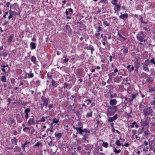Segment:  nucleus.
Listing matches in <instances>:
<instances>
[{"label": "nucleus", "instance_id": "62", "mask_svg": "<svg viewBox=\"0 0 155 155\" xmlns=\"http://www.w3.org/2000/svg\"><path fill=\"white\" fill-rule=\"evenodd\" d=\"M132 133L133 134V135L132 136V137H133L134 136V135L136 134L137 133V131L136 130H133L132 131Z\"/></svg>", "mask_w": 155, "mask_h": 155}, {"label": "nucleus", "instance_id": "19", "mask_svg": "<svg viewBox=\"0 0 155 155\" xmlns=\"http://www.w3.org/2000/svg\"><path fill=\"white\" fill-rule=\"evenodd\" d=\"M128 17V15L127 14H122L119 16L120 18L122 19H125L127 18Z\"/></svg>", "mask_w": 155, "mask_h": 155}, {"label": "nucleus", "instance_id": "5", "mask_svg": "<svg viewBox=\"0 0 155 155\" xmlns=\"http://www.w3.org/2000/svg\"><path fill=\"white\" fill-rule=\"evenodd\" d=\"M142 64L143 65V70L145 71L149 72V69L148 66L150 64L149 61L148 60H146L144 63H142Z\"/></svg>", "mask_w": 155, "mask_h": 155}, {"label": "nucleus", "instance_id": "43", "mask_svg": "<svg viewBox=\"0 0 155 155\" xmlns=\"http://www.w3.org/2000/svg\"><path fill=\"white\" fill-rule=\"evenodd\" d=\"M84 102L86 103L87 105H89L91 103V101L90 100L87 99L85 100Z\"/></svg>", "mask_w": 155, "mask_h": 155}, {"label": "nucleus", "instance_id": "53", "mask_svg": "<svg viewBox=\"0 0 155 155\" xmlns=\"http://www.w3.org/2000/svg\"><path fill=\"white\" fill-rule=\"evenodd\" d=\"M149 62L155 65V61L154 58H153L150 60Z\"/></svg>", "mask_w": 155, "mask_h": 155}, {"label": "nucleus", "instance_id": "30", "mask_svg": "<svg viewBox=\"0 0 155 155\" xmlns=\"http://www.w3.org/2000/svg\"><path fill=\"white\" fill-rule=\"evenodd\" d=\"M88 50H91V54H93V51H94V49L93 48V46L91 45H89L88 47Z\"/></svg>", "mask_w": 155, "mask_h": 155}, {"label": "nucleus", "instance_id": "54", "mask_svg": "<svg viewBox=\"0 0 155 155\" xmlns=\"http://www.w3.org/2000/svg\"><path fill=\"white\" fill-rule=\"evenodd\" d=\"M15 152H18L20 150V149L19 147H16L14 149Z\"/></svg>", "mask_w": 155, "mask_h": 155}, {"label": "nucleus", "instance_id": "15", "mask_svg": "<svg viewBox=\"0 0 155 155\" xmlns=\"http://www.w3.org/2000/svg\"><path fill=\"white\" fill-rule=\"evenodd\" d=\"M73 13V10L71 8L67 9L65 11V13L67 15H72Z\"/></svg>", "mask_w": 155, "mask_h": 155}, {"label": "nucleus", "instance_id": "7", "mask_svg": "<svg viewBox=\"0 0 155 155\" xmlns=\"http://www.w3.org/2000/svg\"><path fill=\"white\" fill-rule=\"evenodd\" d=\"M49 102L50 100L48 98H46V99L42 101V104H41V108H43V107L44 106L47 107Z\"/></svg>", "mask_w": 155, "mask_h": 155}, {"label": "nucleus", "instance_id": "28", "mask_svg": "<svg viewBox=\"0 0 155 155\" xmlns=\"http://www.w3.org/2000/svg\"><path fill=\"white\" fill-rule=\"evenodd\" d=\"M47 118V117H42L40 120H39L38 121L36 120V122H44L45 121V119Z\"/></svg>", "mask_w": 155, "mask_h": 155}, {"label": "nucleus", "instance_id": "6", "mask_svg": "<svg viewBox=\"0 0 155 155\" xmlns=\"http://www.w3.org/2000/svg\"><path fill=\"white\" fill-rule=\"evenodd\" d=\"M27 124L28 126H30L31 125H35V117L33 115H31V117L28 121Z\"/></svg>", "mask_w": 155, "mask_h": 155}, {"label": "nucleus", "instance_id": "2", "mask_svg": "<svg viewBox=\"0 0 155 155\" xmlns=\"http://www.w3.org/2000/svg\"><path fill=\"white\" fill-rule=\"evenodd\" d=\"M117 107L116 106H108L107 112V116L113 115L117 111Z\"/></svg>", "mask_w": 155, "mask_h": 155}, {"label": "nucleus", "instance_id": "17", "mask_svg": "<svg viewBox=\"0 0 155 155\" xmlns=\"http://www.w3.org/2000/svg\"><path fill=\"white\" fill-rule=\"evenodd\" d=\"M117 103V101L115 99H111L110 101V104L112 106L116 105Z\"/></svg>", "mask_w": 155, "mask_h": 155}, {"label": "nucleus", "instance_id": "32", "mask_svg": "<svg viewBox=\"0 0 155 155\" xmlns=\"http://www.w3.org/2000/svg\"><path fill=\"white\" fill-rule=\"evenodd\" d=\"M1 81L2 82L4 83L6 81V78L5 75L2 76L1 78Z\"/></svg>", "mask_w": 155, "mask_h": 155}, {"label": "nucleus", "instance_id": "12", "mask_svg": "<svg viewBox=\"0 0 155 155\" xmlns=\"http://www.w3.org/2000/svg\"><path fill=\"white\" fill-rule=\"evenodd\" d=\"M149 120H147V118H146V120L143 121H141L140 122L141 126L142 127L145 128L144 127L149 125V122L148 121Z\"/></svg>", "mask_w": 155, "mask_h": 155}, {"label": "nucleus", "instance_id": "23", "mask_svg": "<svg viewBox=\"0 0 155 155\" xmlns=\"http://www.w3.org/2000/svg\"><path fill=\"white\" fill-rule=\"evenodd\" d=\"M51 83L52 86L54 87H57L58 85V84L56 83L55 81L53 79L51 80Z\"/></svg>", "mask_w": 155, "mask_h": 155}, {"label": "nucleus", "instance_id": "44", "mask_svg": "<svg viewBox=\"0 0 155 155\" xmlns=\"http://www.w3.org/2000/svg\"><path fill=\"white\" fill-rule=\"evenodd\" d=\"M103 23L104 25H105L106 26H108L110 25L109 23L107 21H104L103 22Z\"/></svg>", "mask_w": 155, "mask_h": 155}, {"label": "nucleus", "instance_id": "51", "mask_svg": "<svg viewBox=\"0 0 155 155\" xmlns=\"http://www.w3.org/2000/svg\"><path fill=\"white\" fill-rule=\"evenodd\" d=\"M155 90V88L154 87H152L150 89H149L148 90V91L149 92H152Z\"/></svg>", "mask_w": 155, "mask_h": 155}, {"label": "nucleus", "instance_id": "33", "mask_svg": "<svg viewBox=\"0 0 155 155\" xmlns=\"http://www.w3.org/2000/svg\"><path fill=\"white\" fill-rule=\"evenodd\" d=\"M150 104L152 106H155V97H153L152 100L150 101Z\"/></svg>", "mask_w": 155, "mask_h": 155}, {"label": "nucleus", "instance_id": "37", "mask_svg": "<svg viewBox=\"0 0 155 155\" xmlns=\"http://www.w3.org/2000/svg\"><path fill=\"white\" fill-rule=\"evenodd\" d=\"M123 47H124V49L123 51V52L124 54V53H127L128 52V49L126 47L124 46H123Z\"/></svg>", "mask_w": 155, "mask_h": 155}, {"label": "nucleus", "instance_id": "61", "mask_svg": "<svg viewBox=\"0 0 155 155\" xmlns=\"http://www.w3.org/2000/svg\"><path fill=\"white\" fill-rule=\"evenodd\" d=\"M9 24V22L8 21H4V23L3 24V25H7Z\"/></svg>", "mask_w": 155, "mask_h": 155}, {"label": "nucleus", "instance_id": "52", "mask_svg": "<svg viewBox=\"0 0 155 155\" xmlns=\"http://www.w3.org/2000/svg\"><path fill=\"white\" fill-rule=\"evenodd\" d=\"M99 2L103 4H106L108 3V0H101Z\"/></svg>", "mask_w": 155, "mask_h": 155}, {"label": "nucleus", "instance_id": "14", "mask_svg": "<svg viewBox=\"0 0 155 155\" xmlns=\"http://www.w3.org/2000/svg\"><path fill=\"white\" fill-rule=\"evenodd\" d=\"M154 79V78L153 77H151L150 76V75H149L146 79V82L149 84H151L153 81Z\"/></svg>", "mask_w": 155, "mask_h": 155}, {"label": "nucleus", "instance_id": "42", "mask_svg": "<svg viewBox=\"0 0 155 155\" xmlns=\"http://www.w3.org/2000/svg\"><path fill=\"white\" fill-rule=\"evenodd\" d=\"M2 55L4 57H6L8 55L7 53L6 52L4 51H3L2 52V54H0V55Z\"/></svg>", "mask_w": 155, "mask_h": 155}, {"label": "nucleus", "instance_id": "41", "mask_svg": "<svg viewBox=\"0 0 155 155\" xmlns=\"http://www.w3.org/2000/svg\"><path fill=\"white\" fill-rule=\"evenodd\" d=\"M102 145L103 147L105 148H107L108 145V143L107 142H103L102 144Z\"/></svg>", "mask_w": 155, "mask_h": 155}, {"label": "nucleus", "instance_id": "49", "mask_svg": "<svg viewBox=\"0 0 155 155\" xmlns=\"http://www.w3.org/2000/svg\"><path fill=\"white\" fill-rule=\"evenodd\" d=\"M42 145V143H39V142H37L36 143L35 145H34L35 147H39L40 146Z\"/></svg>", "mask_w": 155, "mask_h": 155}, {"label": "nucleus", "instance_id": "63", "mask_svg": "<svg viewBox=\"0 0 155 155\" xmlns=\"http://www.w3.org/2000/svg\"><path fill=\"white\" fill-rule=\"evenodd\" d=\"M48 107L49 108V109L50 110V109L51 108L54 107V105L52 103L48 105Z\"/></svg>", "mask_w": 155, "mask_h": 155}, {"label": "nucleus", "instance_id": "25", "mask_svg": "<svg viewBox=\"0 0 155 155\" xmlns=\"http://www.w3.org/2000/svg\"><path fill=\"white\" fill-rule=\"evenodd\" d=\"M2 67H3V68L2 69V70L3 72H5L7 70V68L8 67V65H5L4 64L2 65Z\"/></svg>", "mask_w": 155, "mask_h": 155}, {"label": "nucleus", "instance_id": "58", "mask_svg": "<svg viewBox=\"0 0 155 155\" xmlns=\"http://www.w3.org/2000/svg\"><path fill=\"white\" fill-rule=\"evenodd\" d=\"M12 4L14 8H18V4L17 3H15Z\"/></svg>", "mask_w": 155, "mask_h": 155}, {"label": "nucleus", "instance_id": "34", "mask_svg": "<svg viewBox=\"0 0 155 155\" xmlns=\"http://www.w3.org/2000/svg\"><path fill=\"white\" fill-rule=\"evenodd\" d=\"M92 111H91L89 113H87L86 115V116L87 118H88L89 117H92Z\"/></svg>", "mask_w": 155, "mask_h": 155}, {"label": "nucleus", "instance_id": "3", "mask_svg": "<svg viewBox=\"0 0 155 155\" xmlns=\"http://www.w3.org/2000/svg\"><path fill=\"white\" fill-rule=\"evenodd\" d=\"M141 130V132H140V134L143 133V136L147 138L149 135H150L151 134L148 128H146L142 127Z\"/></svg>", "mask_w": 155, "mask_h": 155}, {"label": "nucleus", "instance_id": "47", "mask_svg": "<svg viewBox=\"0 0 155 155\" xmlns=\"http://www.w3.org/2000/svg\"><path fill=\"white\" fill-rule=\"evenodd\" d=\"M127 78H126L127 80H126V82L125 84V85L127 86V88H128L130 87V83L129 82H127Z\"/></svg>", "mask_w": 155, "mask_h": 155}, {"label": "nucleus", "instance_id": "36", "mask_svg": "<svg viewBox=\"0 0 155 155\" xmlns=\"http://www.w3.org/2000/svg\"><path fill=\"white\" fill-rule=\"evenodd\" d=\"M113 151L115 152V153H118L120 152L121 150H117L116 148L114 147L113 148Z\"/></svg>", "mask_w": 155, "mask_h": 155}, {"label": "nucleus", "instance_id": "29", "mask_svg": "<svg viewBox=\"0 0 155 155\" xmlns=\"http://www.w3.org/2000/svg\"><path fill=\"white\" fill-rule=\"evenodd\" d=\"M17 103L21 105L24 106H25L26 105V104L25 103L24 101H22L21 100H18V102H17Z\"/></svg>", "mask_w": 155, "mask_h": 155}, {"label": "nucleus", "instance_id": "59", "mask_svg": "<svg viewBox=\"0 0 155 155\" xmlns=\"http://www.w3.org/2000/svg\"><path fill=\"white\" fill-rule=\"evenodd\" d=\"M149 149L150 151H153L155 149L153 146H149Z\"/></svg>", "mask_w": 155, "mask_h": 155}, {"label": "nucleus", "instance_id": "55", "mask_svg": "<svg viewBox=\"0 0 155 155\" xmlns=\"http://www.w3.org/2000/svg\"><path fill=\"white\" fill-rule=\"evenodd\" d=\"M149 146H153V140L150 141V139L148 140Z\"/></svg>", "mask_w": 155, "mask_h": 155}, {"label": "nucleus", "instance_id": "16", "mask_svg": "<svg viewBox=\"0 0 155 155\" xmlns=\"http://www.w3.org/2000/svg\"><path fill=\"white\" fill-rule=\"evenodd\" d=\"M64 30L66 31H68V33L70 34L72 33V29L68 25H66L64 27Z\"/></svg>", "mask_w": 155, "mask_h": 155}, {"label": "nucleus", "instance_id": "38", "mask_svg": "<svg viewBox=\"0 0 155 155\" xmlns=\"http://www.w3.org/2000/svg\"><path fill=\"white\" fill-rule=\"evenodd\" d=\"M115 144L116 145L118 146H124L123 144H121L120 143V141L119 140H117L116 141Z\"/></svg>", "mask_w": 155, "mask_h": 155}, {"label": "nucleus", "instance_id": "46", "mask_svg": "<svg viewBox=\"0 0 155 155\" xmlns=\"http://www.w3.org/2000/svg\"><path fill=\"white\" fill-rule=\"evenodd\" d=\"M117 0H112L111 1V3L113 5H117Z\"/></svg>", "mask_w": 155, "mask_h": 155}, {"label": "nucleus", "instance_id": "20", "mask_svg": "<svg viewBox=\"0 0 155 155\" xmlns=\"http://www.w3.org/2000/svg\"><path fill=\"white\" fill-rule=\"evenodd\" d=\"M71 87V86L69 85L67 83H64V86L63 87V88H64V89L66 88L67 89H70Z\"/></svg>", "mask_w": 155, "mask_h": 155}, {"label": "nucleus", "instance_id": "21", "mask_svg": "<svg viewBox=\"0 0 155 155\" xmlns=\"http://www.w3.org/2000/svg\"><path fill=\"white\" fill-rule=\"evenodd\" d=\"M62 134V133H57V132H55V137L59 139L61 137Z\"/></svg>", "mask_w": 155, "mask_h": 155}, {"label": "nucleus", "instance_id": "56", "mask_svg": "<svg viewBox=\"0 0 155 155\" xmlns=\"http://www.w3.org/2000/svg\"><path fill=\"white\" fill-rule=\"evenodd\" d=\"M30 109L29 108L26 109L24 111V112L25 114H28V113L30 112Z\"/></svg>", "mask_w": 155, "mask_h": 155}, {"label": "nucleus", "instance_id": "8", "mask_svg": "<svg viewBox=\"0 0 155 155\" xmlns=\"http://www.w3.org/2000/svg\"><path fill=\"white\" fill-rule=\"evenodd\" d=\"M8 124H9L11 127H13L16 124L15 120L13 119L12 118H9L8 119Z\"/></svg>", "mask_w": 155, "mask_h": 155}, {"label": "nucleus", "instance_id": "9", "mask_svg": "<svg viewBox=\"0 0 155 155\" xmlns=\"http://www.w3.org/2000/svg\"><path fill=\"white\" fill-rule=\"evenodd\" d=\"M62 147L63 150L65 152H68L71 149L68 146V144L65 142H63L62 143Z\"/></svg>", "mask_w": 155, "mask_h": 155}, {"label": "nucleus", "instance_id": "45", "mask_svg": "<svg viewBox=\"0 0 155 155\" xmlns=\"http://www.w3.org/2000/svg\"><path fill=\"white\" fill-rule=\"evenodd\" d=\"M30 130V128L28 127H25L23 129V131L24 132H27V130Z\"/></svg>", "mask_w": 155, "mask_h": 155}, {"label": "nucleus", "instance_id": "1", "mask_svg": "<svg viewBox=\"0 0 155 155\" xmlns=\"http://www.w3.org/2000/svg\"><path fill=\"white\" fill-rule=\"evenodd\" d=\"M153 110L150 107H145L143 109V114L144 117L147 118V120H150V118L148 116H152L153 115Z\"/></svg>", "mask_w": 155, "mask_h": 155}, {"label": "nucleus", "instance_id": "11", "mask_svg": "<svg viewBox=\"0 0 155 155\" xmlns=\"http://www.w3.org/2000/svg\"><path fill=\"white\" fill-rule=\"evenodd\" d=\"M119 116L117 114H115L114 116L112 117H109L108 118L107 120L108 122H111L116 120L118 117Z\"/></svg>", "mask_w": 155, "mask_h": 155}, {"label": "nucleus", "instance_id": "57", "mask_svg": "<svg viewBox=\"0 0 155 155\" xmlns=\"http://www.w3.org/2000/svg\"><path fill=\"white\" fill-rule=\"evenodd\" d=\"M136 124V122L134 121L133 123H132L130 125V127L131 128H133L134 127V125H135Z\"/></svg>", "mask_w": 155, "mask_h": 155}, {"label": "nucleus", "instance_id": "22", "mask_svg": "<svg viewBox=\"0 0 155 155\" xmlns=\"http://www.w3.org/2000/svg\"><path fill=\"white\" fill-rule=\"evenodd\" d=\"M14 35L13 34L10 35L7 39V41L9 43H11L12 41V40L14 37Z\"/></svg>", "mask_w": 155, "mask_h": 155}, {"label": "nucleus", "instance_id": "18", "mask_svg": "<svg viewBox=\"0 0 155 155\" xmlns=\"http://www.w3.org/2000/svg\"><path fill=\"white\" fill-rule=\"evenodd\" d=\"M136 96V94H133L131 95V98H128V100L129 102L133 101V99L135 98Z\"/></svg>", "mask_w": 155, "mask_h": 155}, {"label": "nucleus", "instance_id": "13", "mask_svg": "<svg viewBox=\"0 0 155 155\" xmlns=\"http://www.w3.org/2000/svg\"><path fill=\"white\" fill-rule=\"evenodd\" d=\"M9 16L8 17V18L9 20H10L13 17L14 15H16V12L15 11H13L11 10H10L9 11Z\"/></svg>", "mask_w": 155, "mask_h": 155}, {"label": "nucleus", "instance_id": "31", "mask_svg": "<svg viewBox=\"0 0 155 155\" xmlns=\"http://www.w3.org/2000/svg\"><path fill=\"white\" fill-rule=\"evenodd\" d=\"M30 48L31 49H35L36 48L35 44V43L31 42L30 44Z\"/></svg>", "mask_w": 155, "mask_h": 155}, {"label": "nucleus", "instance_id": "26", "mask_svg": "<svg viewBox=\"0 0 155 155\" xmlns=\"http://www.w3.org/2000/svg\"><path fill=\"white\" fill-rule=\"evenodd\" d=\"M17 139L15 137H14L13 138H12L11 139V142L12 143L14 144L15 145H17Z\"/></svg>", "mask_w": 155, "mask_h": 155}, {"label": "nucleus", "instance_id": "10", "mask_svg": "<svg viewBox=\"0 0 155 155\" xmlns=\"http://www.w3.org/2000/svg\"><path fill=\"white\" fill-rule=\"evenodd\" d=\"M78 126L79 127L77 130L78 132V133L82 135L83 134V129H81V127H82V123L79 122L78 123Z\"/></svg>", "mask_w": 155, "mask_h": 155}, {"label": "nucleus", "instance_id": "60", "mask_svg": "<svg viewBox=\"0 0 155 155\" xmlns=\"http://www.w3.org/2000/svg\"><path fill=\"white\" fill-rule=\"evenodd\" d=\"M115 74V73L114 72L109 73L108 74V76L109 77V78H110L113 75H114Z\"/></svg>", "mask_w": 155, "mask_h": 155}, {"label": "nucleus", "instance_id": "48", "mask_svg": "<svg viewBox=\"0 0 155 155\" xmlns=\"http://www.w3.org/2000/svg\"><path fill=\"white\" fill-rule=\"evenodd\" d=\"M52 122L55 124H57L59 122V119H56L55 118H54Z\"/></svg>", "mask_w": 155, "mask_h": 155}, {"label": "nucleus", "instance_id": "27", "mask_svg": "<svg viewBox=\"0 0 155 155\" xmlns=\"http://www.w3.org/2000/svg\"><path fill=\"white\" fill-rule=\"evenodd\" d=\"M31 61L35 64L37 63L36 59L35 56H32L31 58Z\"/></svg>", "mask_w": 155, "mask_h": 155}, {"label": "nucleus", "instance_id": "64", "mask_svg": "<svg viewBox=\"0 0 155 155\" xmlns=\"http://www.w3.org/2000/svg\"><path fill=\"white\" fill-rule=\"evenodd\" d=\"M97 33H96L95 34V36L96 38H97V39H99V35H100V34L99 33V32H97Z\"/></svg>", "mask_w": 155, "mask_h": 155}, {"label": "nucleus", "instance_id": "24", "mask_svg": "<svg viewBox=\"0 0 155 155\" xmlns=\"http://www.w3.org/2000/svg\"><path fill=\"white\" fill-rule=\"evenodd\" d=\"M30 143L29 141H25V143L22 144V147L23 148V149H25V147H27L28 146V144H29Z\"/></svg>", "mask_w": 155, "mask_h": 155}, {"label": "nucleus", "instance_id": "50", "mask_svg": "<svg viewBox=\"0 0 155 155\" xmlns=\"http://www.w3.org/2000/svg\"><path fill=\"white\" fill-rule=\"evenodd\" d=\"M27 74H28V78H32L34 76V74L33 73H27Z\"/></svg>", "mask_w": 155, "mask_h": 155}, {"label": "nucleus", "instance_id": "40", "mask_svg": "<svg viewBox=\"0 0 155 155\" xmlns=\"http://www.w3.org/2000/svg\"><path fill=\"white\" fill-rule=\"evenodd\" d=\"M15 98L12 97H10L8 98L7 99V101L8 102V105L13 100H14Z\"/></svg>", "mask_w": 155, "mask_h": 155}, {"label": "nucleus", "instance_id": "4", "mask_svg": "<svg viewBox=\"0 0 155 155\" xmlns=\"http://www.w3.org/2000/svg\"><path fill=\"white\" fill-rule=\"evenodd\" d=\"M145 35H144L142 31L139 33L137 35V39L139 41L143 42V41H145L146 40L144 39L145 38Z\"/></svg>", "mask_w": 155, "mask_h": 155}, {"label": "nucleus", "instance_id": "39", "mask_svg": "<svg viewBox=\"0 0 155 155\" xmlns=\"http://www.w3.org/2000/svg\"><path fill=\"white\" fill-rule=\"evenodd\" d=\"M116 7L114 8V9L115 10H117L118 11H119L120 9V6L118 5L117 4V5H115Z\"/></svg>", "mask_w": 155, "mask_h": 155}, {"label": "nucleus", "instance_id": "35", "mask_svg": "<svg viewBox=\"0 0 155 155\" xmlns=\"http://www.w3.org/2000/svg\"><path fill=\"white\" fill-rule=\"evenodd\" d=\"M117 35L119 36V37L120 38H121L123 39L124 41H125L126 39H127V38H125L124 37H123L121 34H120L119 31H118L117 32Z\"/></svg>", "mask_w": 155, "mask_h": 155}]
</instances>
